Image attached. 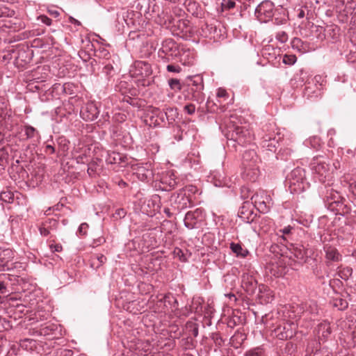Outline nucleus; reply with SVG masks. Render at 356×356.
<instances>
[{"label":"nucleus","instance_id":"c85d7f7f","mask_svg":"<svg viewBox=\"0 0 356 356\" xmlns=\"http://www.w3.org/2000/svg\"><path fill=\"white\" fill-rule=\"evenodd\" d=\"M323 250L327 261H338L341 259V255L334 247L326 244Z\"/></svg>","mask_w":356,"mask_h":356},{"label":"nucleus","instance_id":"13d9d810","mask_svg":"<svg viewBox=\"0 0 356 356\" xmlns=\"http://www.w3.org/2000/svg\"><path fill=\"white\" fill-rule=\"evenodd\" d=\"M127 215V211L122 208L117 209L115 213L113 214V217L115 220H120L123 218Z\"/></svg>","mask_w":356,"mask_h":356},{"label":"nucleus","instance_id":"9b49d317","mask_svg":"<svg viewBox=\"0 0 356 356\" xmlns=\"http://www.w3.org/2000/svg\"><path fill=\"white\" fill-rule=\"evenodd\" d=\"M322 77L316 76L307 83L304 90V95L307 98H317L322 94V85L320 83Z\"/></svg>","mask_w":356,"mask_h":356},{"label":"nucleus","instance_id":"8fccbe9b","mask_svg":"<svg viewBox=\"0 0 356 356\" xmlns=\"http://www.w3.org/2000/svg\"><path fill=\"white\" fill-rule=\"evenodd\" d=\"M295 349L296 348L293 344L287 343L284 348V352L282 353L280 356H295L293 354Z\"/></svg>","mask_w":356,"mask_h":356},{"label":"nucleus","instance_id":"20e7f679","mask_svg":"<svg viewBox=\"0 0 356 356\" xmlns=\"http://www.w3.org/2000/svg\"><path fill=\"white\" fill-rule=\"evenodd\" d=\"M314 180L325 184L331 180L330 164L324 157H316L310 164Z\"/></svg>","mask_w":356,"mask_h":356},{"label":"nucleus","instance_id":"1a4fd4ad","mask_svg":"<svg viewBox=\"0 0 356 356\" xmlns=\"http://www.w3.org/2000/svg\"><path fill=\"white\" fill-rule=\"evenodd\" d=\"M204 218L203 209L198 208L194 211H188L184 220V225L189 229L199 228Z\"/></svg>","mask_w":356,"mask_h":356},{"label":"nucleus","instance_id":"4c0bfd02","mask_svg":"<svg viewBox=\"0 0 356 356\" xmlns=\"http://www.w3.org/2000/svg\"><path fill=\"white\" fill-rule=\"evenodd\" d=\"M302 308L303 313H309L311 314H315L318 313V306L314 301L309 300L302 304Z\"/></svg>","mask_w":356,"mask_h":356},{"label":"nucleus","instance_id":"393cba45","mask_svg":"<svg viewBox=\"0 0 356 356\" xmlns=\"http://www.w3.org/2000/svg\"><path fill=\"white\" fill-rule=\"evenodd\" d=\"M188 86L191 87L190 90L193 92V97H197L204 88L202 78L200 76L191 78Z\"/></svg>","mask_w":356,"mask_h":356},{"label":"nucleus","instance_id":"9d476101","mask_svg":"<svg viewBox=\"0 0 356 356\" xmlns=\"http://www.w3.org/2000/svg\"><path fill=\"white\" fill-rule=\"evenodd\" d=\"M251 200L254 207L264 213H267L273 204L270 195L264 192L252 195Z\"/></svg>","mask_w":356,"mask_h":356},{"label":"nucleus","instance_id":"6e6d98bb","mask_svg":"<svg viewBox=\"0 0 356 356\" xmlns=\"http://www.w3.org/2000/svg\"><path fill=\"white\" fill-rule=\"evenodd\" d=\"M168 83L172 90L177 91L181 89V83L179 79H171L168 81Z\"/></svg>","mask_w":356,"mask_h":356},{"label":"nucleus","instance_id":"680f3d73","mask_svg":"<svg viewBox=\"0 0 356 356\" xmlns=\"http://www.w3.org/2000/svg\"><path fill=\"white\" fill-rule=\"evenodd\" d=\"M275 38L281 43H285L288 40V35L284 31H279L276 33Z\"/></svg>","mask_w":356,"mask_h":356},{"label":"nucleus","instance_id":"dca6fc26","mask_svg":"<svg viewBox=\"0 0 356 356\" xmlns=\"http://www.w3.org/2000/svg\"><path fill=\"white\" fill-rule=\"evenodd\" d=\"M296 326L293 323H284L277 326L275 330V335L280 340H286L292 338L296 334Z\"/></svg>","mask_w":356,"mask_h":356},{"label":"nucleus","instance_id":"603ef678","mask_svg":"<svg viewBox=\"0 0 356 356\" xmlns=\"http://www.w3.org/2000/svg\"><path fill=\"white\" fill-rule=\"evenodd\" d=\"M297 57L293 54H285L283 56L282 62L289 65H292L296 63Z\"/></svg>","mask_w":356,"mask_h":356},{"label":"nucleus","instance_id":"79ce46f5","mask_svg":"<svg viewBox=\"0 0 356 356\" xmlns=\"http://www.w3.org/2000/svg\"><path fill=\"white\" fill-rule=\"evenodd\" d=\"M15 14L13 10L0 2V17H12Z\"/></svg>","mask_w":356,"mask_h":356},{"label":"nucleus","instance_id":"e433bc0d","mask_svg":"<svg viewBox=\"0 0 356 356\" xmlns=\"http://www.w3.org/2000/svg\"><path fill=\"white\" fill-rule=\"evenodd\" d=\"M10 312H13L14 314L17 315L15 318H21L22 314H25L29 312V308L23 304H17L15 306H12L10 308Z\"/></svg>","mask_w":356,"mask_h":356},{"label":"nucleus","instance_id":"f8f14e48","mask_svg":"<svg viewBox=\"0 0 356 356\" xmlns=\"http://www.w3.org/2000/svg\"><path fill=\"white\" fill-rule=\"evenodd\" d=\"M170 201L173 209L177 212L187 208L190 204L189 197L182 191L172 194Z\"/></svg>","mask_w":356,"mask_h":356},{"label":"nucleus","instance_id":"864d4df0","mask_svg":"<svg viewBox=\"0 0 356 356\" xmlns=\"http://www.w3.org/2000/svg\"><path fill=\"white\" fill-rule=\"evenodd\" d=\"M334 307L339 310H343L348 307V302L342 298H336L334 302Z\"/></svg>","mask_w":356,"mask_h":356},{"label":"nucleus","instance_id":"338daca9","mask_svg":"<svg viewBox=\"0 0 356 356\" xmlns=\"http://www.w3.org/2000/svg\"><path fill=\"white\" fill-rule=\"evenodd\" d=\"M184 111L188 115H193L195 112V106L193 104H188L184 106Z\"/></svg>","mask_w":356,"mask_h":356},{"label":"nucleus","instance_id":"e2e57ef3","mask_svg":"<svg viewBox=\"0 0 356 356\" xmlns=\"http://www.w3.org/2000/svg\"><path fill=\"white\" fill-rule=\"evenodd\" d=\"M175 255L181 261H186L187 259L184 255L183 250L180 248H175L174 250Z\"/></svg>","mask_w":356,"mask_h":356},{"label":"nucleus","instance_id":"39448f33","mask_svg":"<svg viewBox=\"0 0 356 356\" xmlns=\"http://www.w3.org/2000/svg\"><path fill=\"white\" fill-rule=\"evenodd\" d=\"M172 29L174 35L185 40L192 39L197 33V29L186 19H178L173 22Z\"/></svg>","mask_w":356,"mask_h":356},{"label":"nucleus","instance_id":"774afa93","mask_svg":"<svg viewBox=\"0 0 356 356\" xmlns=\"http://www.w3.org/2000/svg\"><path fill=\"white\" fill-rule=\"evenodd\" d=\"M18 348L17 345H12L10 346L6 356H17Z\"/></svg>","mask_w":356,"mask_h":356},{"label":"nucleus","instance_id":"3c124183","mask_svg":"<svg viewBox=\"0 0 356 356\" xmlns=\"http://www.w3.org/2000/svg\"><path fill=\"white\" fill-rule=\"evenodd\" d=\"M184 5L188 11L191 13L193 15L195 13L198 7V4L196 2L188 0L184 2Z\"/></svg>","mask_w":356,"mask_h":356},{"label":"nucleus","instance_id":"412c9836","mask_svg":"<svg viewBox=\"0 0 356 356\" xmlns=\"http://www.w3.org/2000/svg\"><path fill=\"white\" fill-rule=\"evenodd\" d=\"M22 130L26 136V139L30 140L33 145H37L40 143L41 136L35 128L29 124H25Z\"/></svg>","mask_w":356,"mask_h":356},{"label":"nucleus","instance_id":"5701e85b","mask_svg":"<svg viewBox=\"0 0 356 356\" xmlns=\"http://www.w3.org/2000/svg\"><path fill=\"white\" fill-rule=\"evenodd\" d=\"M38 332L40 335L51 339L55 337L58 332V327L55 324L47 323L42 325Z\"/></svg>","mask_w":356,"mask_h":356},{"label":"nucleus","instance_id":"bf43d9fd","mask_svg":"<svg viewBox=\"0 0 356 356\" xmlns=\"http://www.w3.org/2000/svg\"><path fill=\"white\" fill-rule=\"evenodd\" d=\"M221 5L224 9L229 10L235 7L236 2L234 0H222Z\"/></svg>","mask_w":356,"mask_h":356},{"label":"nucleus","instance_id":"09e8293b","mask_svg":"<svg viewBox=\"0 0 356 356\" xmlns=\"http://www.w3.org/2000/svg\"><path fill=\"white\" fill-rule=\"evenodd\" d=\"M245 356H264V350L261 347H257L248 350Z\"/></svg>","mask_w":356,"mask_h":356},{"label":"nucleus","instance_id":"0eeeda50","mask_svg":"<svg viewBox=\"0 0 356 356\" xmlns=\"http://www.w3.org/2000/svg\"><path fill=\"white\" fill-rule=\"evenodd\" d=\"M130 73L134 77L141 78L139 81H142L143 86H148L149 84V81L145 79V78L149 76L152 73L151 65L148 63L143 60L135 61L131 66Z\"/></svg>","mask_w":356,"mask_h":356},{"label":"nucleus","instance_id":"6e6552de","mask_svg":"<svg viewBox=\"0 0 356 356\" xmlns=\"http://www.w3.org/2000/svg\"><path fill=\"white\" fill-rule=\"evenodd\" d=\"M254 15L260 22H268L274 15V3L270 0L262 1L255 8Z\"/></svg>","mask_w":356,"mask_h":356},{"label":"nucleus","instance_id":"c03bdc74","mask_svg":"<svg viewBox=\"0 0 356 356\" xmlns=\"http://www.w3.org/2000/svg\"><path fill=\"white\" fill-rule=\"evenodd\" d=\"M9 154L7 148L0 149V166H5L8 163Z\"/></svg>","mask_w":356,"mask_h":356},{"label":"nucleus","instance_id":"2f4dec72","mask_svg":"<svg viewBox=\"0 0 356 356\" xmlns=\"http://www.w3.org/2000/svg\"><path fill=\"white\" fill-rule=\"evenodd\" d=\"M229 248L237 257L245 258L250 253L249 251L246 248H243L240 243L232 242L229 244Z\"/></svg>","mask_w":356,"mask_h":356},{"label":"nucleus","instance_id":"4d7b16f0","mask_svg":"<svg viewBox=\"0 0 356 356\" xmlns=\"http://www.w3.org/2000/svg\"><path fill=\"white\" fill-rule=\"evenodd\" d=\"M45 226H47L50 230H53L56 229L58 222L56 219L51 218L48 219L43 222Z\"/></svg>","mask_w":356,"mask_h":356},{"label":"nucleus","instance_id":"7ed1b4c3","mask_svg":"<svg viewBox=\"0 0 356 356\" xmlns=\"http://www.w3.org/2000/svg\"><path fill=\"white\" fill-rule=\"evenodd\" d=\"M285 186L291 193H300L309 186L305 176V170L300 167L294 168L286 176Z\"/></svg>","mask_w":356,"mask_h":356},{"label":"nucleus","instance_id":"f3484780","mask_svg":"<svg viewBox=\"0 0 356 356\" xmlns=\"http://www.w3.org/2000/svg\"><path fill=\"white\" fill-rule=\"evenodd\" d=\"M252 202H245L240 207L238 216L245 222L251 223L254 221L257 214L254 213Z\"/></svg>","mask_w":356,"mask_h":356},{"label":"nucleus","instance_id":"4be33fe9","mask_svg":"<svg viewBox=\"0 0 356 356\" xmlns=\"http://www.w3.org/2000/svg\"><path fill=\"white\" fill-rule=\"evenodd\" d=\"M12 258L13 252L10 250H0V271L10 268V262Z\"/></svg>","mask_w":356,"mask_h":356},{"label":"nucleus","instance_id":"a19ab883","mask_svg":"<svg viewBox=\"0 0 356 356\" xmlns=\"http://www.w3.org/2000/svg\"><path fill=\"white\" fill-rule=\"evenodd\" d=\"M344 181H347L350 192L356 197V179L353 178L350 175H345Z\"/></svg>","mask_w":356,"mask_h":356},{"label":"nucleus","instance_id":"c756f323","mask_svg":"<svg viewBox=\"0 0 356 356\" xmlns=\"http://www.w3.org/2000/svg\"><path fill=\"white\" fill-rule=\"evenodd\" d=\"M312 254V250L305 248L303 245H299L294 248V256L302 262H305Z\"/></svg>","mask_w":356,"mask_h":356},{"label":"nucleus","instance_id":"a878e982","mask_svg":"<svg viewBox=\"0 0 356 356\" xmlns=\"http://www.w3.org/2000/svg\"><path fill=\"white\" fill-rule=\"evenodd\" d=\"M258 298L261 304H268L274 299L273 291L269 289H266L264 285L259 286V293Z\"/></svg>","mask_w":356,"mask_h":356},{"label":"nucleus","instance_id":"473e14b6","mask_svg":"<svg viewBox=\"0 0 356 356\" xmlns=\"http://www.w3.org/2000/svg\"><path fill=\"white\" fill-rule=\"evenodd\" d=\"M328 186L327 185H323L319 188V193L321 196L322 199L325 201H327V199L329 197H331V195H335L338 196V192L335 190H334L330 186V183L328 182Z\"/></svg>","mask_w":356,"mask_h":356},{"label":"nucleus","instance_id":"423d86ee","mask_svg":"<svg viewBox=\"0 0 356 356\" xmlns=\"http://www.w3.org/2000/svg\"><path fill=\"white\" fill-rule=\"evenodd\" d=\"M139 204L143 213L154 216L161 209V197L155 194L148 198L140 199Z\"/></svg>","mask_w":356,"mask_h":356},{"label":"nucleus","instance_id":"4468645a","mask_svg":"<svg viewBox=\"0 0 356 356\" xmlns=\"http://www.w3.org/2000/svg\"><path fill=\"white\" fill-rule=\"evenodd\" d=\"M175 56L179 57V60L184 65H191L193 64L195 58V52L194 49H190L184 45H179L178 53Z\"/></svg>","mask_w":356,"mask_h":356},{"label":"nucleus","instance_id":"f257e3e1","mask_svg":"<svg viewBox=\"0 0 356 356\" xmlns=\"http://www.w3.org/2000/svg\"><path fill=\"white\" fill-rule=\"evenodd\" d=\"M239 120L236 115L230 114L223 118L225 127V136L232 145L237 150V145L244 147L249 145L242 154V177L244 179L254 182L259 175L258 164L260 159L257 155L254 144H250L254 135L245 125H239Z\"/></svg>","mask_w":356,"mask_h":356},{"label":"nucleus","instance_id":"aec40b11","mask_svg":"<svg viewBox=\"0 0 356 356\" xmlns=\"http://www.w3.org/2000/svg\"><path fill=\"white\" fill-rule=\"evenodd\" d=\"M242 286L247 292L252 293L257 286V281L252 273H244L241 277Z\"/></svg>","mask_w":356,"mask_h":356},{"label":"nucleus","instance_id":"6ab92c4d","mask_svg":"<svg viewBox=\"0 0 356 356\" xmlns=\"http://www.w3.org/2000/svg\"><path fill=\"white\" fill-rule=\"evenodd\" d=\"M315 332L319 343L326 341L331 334L330 323L325 321L318 323Z\"/></svg>","mask_w":356,"mask_h":356},{"label":"nucleus","instance_id":"ddd939ff","mask_svg":"<svg viewBox=\"0 0 356 356\" xmlns=\"http://www.w3.org/2000/svg\"><path fill=\"white\" fill-rule=\"evenodd\" d=\"M100 113L97 104L94 102H89L82 106L80 115L85 121H93L96 120Z\"/></svg>","mask_w":356,"mask_h":356},{"label":"nucleus","instance_id":"f704fd0d","mask_svg":"<svg viewBox=\"0 0 356 356\" xmlns=\"http://www.w3.org/2000/svg\"><path fill=\"white\" fill-rule=\"evenodd\" d=\"M37 341L32 339L25 338L20 340L19 346L27 351H33L37 349Z\"/></svg>","mask_w":356,"mask_h":356},{"label":"nucleus","instance_id":"a18cd8bd","mask_svg":"<svg viewBox=\"0 0 356 356\" xmlns=\"http://www.w3.org/2000/svg\"><path fill=\"white\" fill-rule=\"evenodd\" d=\"M57 143L58 145L59 151L65 152L68 150L69 141L64 136L59 137L57 139Z\"/></svg>","mask_w":356,"mask_h":356},{"label":"nucleus","instance_id":"72a5a7b5","mask_svg":"<svg viewBox=\"0 0 356 356\" xmlns=\"http://www.w3.org/2000/svg\"><path fill=\"white\" fill-rule=\"evenodd\" d=\"M215 31V27L212 24L204 22L202 24L200 30H197V33L204 38H211L212 33Z\"/></svg>","mask_w":356,"mask_h":356},{"label":"nucleus","instance_id":"ea45409f","mask_svg":"<svg viewBox=\"0 0 356 356\" xmlns=\"http://www.w3.org/2000/svg\"><path fill=\"white\" fill-rule=\"evenodd\" d=\"M167 121L169 124H172L178 116L177 109L172 107L166 108L165 110Z\"/></svg>","mask_w":356,"mask_h":356},{"label":"nucleus","instance_id":"cd10ccee","mask_svg":"<svg viewBox=\"0 0 356 356\" xmlns=\"http://www.w3.org/2000/svg\"><path fill=\"white\" fill-rule=\"evenodd\" d=\"M104 156L108 164H120L124 159V156L115 151H106Z\"/></svg>","mask_w":356,"mask_h":356},{"label":"nucleus","instance_id":"052dcab7","mask_svg":"<svg viewBox=\"0 0 356 356\" xmlns=\"http://www.w3.org/2000/svg\"><path fill=\"white\" fill-rule=\"evenodd\" d=\"M306 144L307 145L309 144L313 148H317L320 145V138L317 136H314L307 140Z\"/></svg>","mask_w":356,"mask_h":356},{"label":"nucleus","instance_id":"49530a36","mask_svg":"<svg viewBox=\"0 0 356 356\" xmlns=\"http://www.w3.org/2000/svg\"><path fill=\"white\" fill-rule=\"evenodd\" d=\"M353 269L350 267H345L341 269L338 274L340 278L344 280H348L352 275Z\"/></svg>","mask_w":356,"mask_h":356},{"label":"nucleus","instance_id":"69168bd1","mask_svg":"<svg viewBox=\"0 0 356 356\" xmlns=\"http://www.w3.org/2000/svg\"><path fill=\"white\" fill-rule=\"evenodd\" d=\"M37 19L47 26H50L52 22V20L44 15H39Z\"/></svg>","mask_w":356,"mask_h":356},{"label":"nucleus","instance_id":"c9c22d12","mask_svg":"<svg viewBox=\"0 0 356 356\" xmlns=\"http://www.w3.org/2000/svg\"><path fill=\"white\" fill-rule=\"evenodd\" d=\"M103 68L101 71V74L104 76V79L109 81L115 74L113 66L109 61H105L103 63Z\"/></svg>","mask_w":356,"mask_h":356},{"label":"nucleus","instance_id":"0e129e2a","mask_svg":"<svg viewBox=\"0 0 356 356\" xmlns=\"http://www.w3.org/2000/svg\"><path fill=\"white\" fill-rule=\"evenodd\" d=\"M49 141L44 143V152L47 154H53L56 153V149L52 144H49Z\"/></svg>","mask_w":356,"mask_h":356},{"label":"nucleus","instance_id":"bb28decb","mask_svg":"<svg viewBox=\"0 0 356 356\" xmlns=\"http://www.w3.org/2000/svg\"><path fill=\"white\" fill-rule=\"evenodd\" d=\"M161 186H159L162 191H169L173 189L177 185V181L173 175H166L161 179Z\"/></svg>","mask_w":356,"mask_h":356},{"label":"nucleus","instance_id":"7c9ffc66","mask_svg":"<svg viewBox=\"0 0 356 356\" xmlns=\"http://www.w3.org/2000/svg\"><path fill=\"white\" fill-rule=\"evenodd\" d=\"M326 207L330 210H339L343 206V203L341 202V196L338 193V196L331 195L327 199V201H325Z\"/></svg>","mask_w":356,"mask_h":356},{"label":"nucleus","instance_id":"37998d69","mask_svg":"<svg viewBox=\"0 0 356 356\" xmlns=\"http://www.w3.org/2000/svg\"><path fill=\"white\" fill-rule=\"evenodd\" d=\"M106 261V257L103 254H96L92 258L91 266L95 268H99Z\"/></svg>","mask_w":356,"mask_h":356},{"label":"nucleus","instance_id":"2eb2a0df","mask_svg":"<svg viewBox=\"0 0 356 356\" xmlns=\"http://www.w3.org/2000/svg\"><path fill=\"white\" fill-rule=\"evenodd\" d=\"M147 8L145 13L152 17L157 16V22L160 24H167V21L170 20V17L165 16L163 11L160 12V6L157 5L155 0H148Z\"/></svg>","mask_w":356,"mask_h":356},{"label":"nucleus","instance_id":"b1692460","mask_svg":"<svg viewBox=\"0 0 356 356\" xmlns=\"http://www.w3.org/2000/svg\"><path fill=\"white\" fill-rule=\"evenodd\" d=\"M178 49L179 46L172 40H166L163 42L160 51L166 56H175V54L178 53Z\"/></svg>","mask_w":356,"mask_h":356},{"label":"nucleus","instance_id":"58836bf2","mask_svg":"<svg viewBox=\"0 0 356 356\" xmlns=\"http://www.w3.org/2000/svg\"><path fill=\"white\" fill-rule=\"evenodd\" d=\"M153 117H156L157 119L155 120L156 124L159 125L160 123H164L167 120V116L165 111H162L158 108H155L152 111Z\"/></svg>","mask_w":356,"mask_h":356},{"label":"nucleus","instance_id":"de8ad7c7","mask_svg":"<svg viewBox=\"0 0 356 356\" xmlns=\"http://www.w3.org/2000/svg\"><path fill=\"white\" fill-rule=\"evenodd\" d=\"M292 152V150L289 148L280 149L276 155V158L286 160L288 156H291Z\"/></svg>","mask_w":356,"mask_h":356},{"label":"nucleus","instance_id":"5fc2aeb1","mask_svg":"<svg viewBox=\"0 0 356 356\" xmlns=\"http://www.w3.org/2000/svg\"><path fill=\"white\" fill-rule=\"evenodd\" d=\"M47 12L53 17L57 18L60 16L59 8L55 6L51 5L47 6Z\"/></svg>","mask_w":356,"mask_h":356},{"label":"nucleus","instance_id":"f03ea898","mask_svg":"<svg viewBox=\"0 0 356 356\" xmlns=\"http://www.w3.org/2000/svg\"><path fill=\"white\" fill-rule=\"evenodd\" d=\"M261 148L265 151L275 152L280 146V142L283 138L280 129L275 124H265L258 134Z\"/></svg>","mask_w":356,"mask_h":356},{"label":"nucleus","instance_id":"a211bd4d","mask_svg":"<svg viewBox=\"0 0 356 356\" xmlns=\"http://www.w3.org/2000/svg\"><path fill=\"white\" fill-rule=\"evenodd\" d=\"M133 170L137 178L142 181H149L153 176L150 165L147 163L145 165L137 164L133 168Z\"/></svg>","mask_w":356,"mask_h":356}]
</instances>
